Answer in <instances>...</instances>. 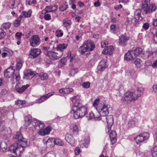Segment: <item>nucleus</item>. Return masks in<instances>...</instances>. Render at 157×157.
Listing matches in <instances>:
<instances>
[{
    "label": "nucleus",
    "mask_w": 157,
    "mask_h": 157,
    "mask_svg": "<svg viewBox=\"0 0 157 157\" xmlns=\"http://www.w3.org/2000/svg\"><path fill=\"white\" fill-rule=\"evenodd\" d=\"M14 138L18 140V142L11 146L9 148V151L11 153L15 154L17 156H21V153L27 146V140L24 138L19 132H17Z\"/></svg>",
    "instance_id": "obj_1"
},
{
    "label": "nucleus",
    "mask_w": 157,
    "mask_h": 157,
    "mask_svg": "<svg viewBox=\"0 0 157 157\" xmlns=\"http://www.w3.org/2000/svg\"><path fill=\"white\" fill-rule=\"evenodd\" d=\"M74 105H72L71 113H73V117L75 119H78L84 116L87 113V108L82 105V101L79 97L76 96L72 98Z\"/></svg>",
    "instance_id": "obj_2"
},
{
    "label": "nucleus",
    "mask_w": 157,
    "mask_h": 157,
    "mask_svg": "<svg viewBox=\"0 0 157 157\" xmlns=\"http://www.w3.org/2000/svg\"><path fill=\"white\" fill-rule=\"evenodd\" d=\"M67 45L65 44H59L55 48V51H51L49 47H43L42 50L44 54L51 59L57 60L61 58L63 54V50L65 49Z\"/></svg>",
    "instance_id": "obj_3"
},
{
    "label": "nucleus",
    "mask_w": 157,
    "mask_h": 157,
    "mask_svg": "<svg viewBox=\"0 0 157 157\" xmlns=\"http://www.w3.org/2000/svg\"><path fill=\"white\" fill-rule=\"evenodd\" d=\"M25 126L28 127L32 125L29 128L30 130L32 131H34L36 129L43 128L44 127V124L38 120L35 119L32 120V117L30 115H27L25 117Z\"/></svg>",
    "instance_id": "obj_4"
},
{
    "label": "nucleus",
    "mask_w": 157,
    "mask_h": 157,
    "mask_svg": "<svg viewBox=\"0 0 157 157\" xmlns=\"http://www.w3.org/2000/svg\"><path fill=\"white\" fill-rule=\"evenodd\" d=\"M95 48L94 43L90 40L85 42L82 46L78 48V52L82 55H83L87 52L92 51Z\"/></svg>",
    "instance_id": "obj_5"
},
{
    "label": "nucleus",
    "mask_w": 157,
    "mask_h": 157,
    "mask_svg": "<svg viewBox=\"0 0 157 157\" xmlns=\"http://www.w3.org/2000/svg\"><path fill=\"white\" fill-rule=\"evenodd\" d=\"M142 49L139 48H133L132 50H129L124 56V60L128 61L133 60L142 53Z\"/></svg>",
    "instance_id": "obj_6"
},
{
    "label": "nucleus",
    "mask_w": 157,
    "mask_h": 157,
    "mask_svg": "<svg viewBox=\"0 0 157 157\" xmlns=\"http://www.w3.org/2000/svg\"><path fill=\"white\" fill-rule=\"evenodd\" d=\"M93 106L96 108V110L99 112L103 110H105L106 108H108L107 104H106L104 102L99 101V99L98 98L96 99L94 101L93 103Z\"/></svg>",
    "instance_id": "obj_7"
},
{
    "label": "nucleus",
    "mask_w": 157,
    "mask_h": 157,
    "mask_svg": "<svg viewBox=\"0 0 157 157\" xmlns=\"http://www.w3.org/2000/svg\"><path fill=\"white\" fill-rule=\"evenodd\" d=\"M149 137V134L147 132H144L140 134L134 138L137 144H140L148 139Z\"/></svg>",
    "instance_id": "obj_8"
},
{
    "label": "nucleus",
    "mask_w": 157,
    "mask_h": 157,
    "mask_svg": "<svg viewBox=\"0 0 157 157\" xmlns=\"http://www.w3.org/2000/svg\"><path fill=\"white\" fill-rule=\"evenodd\" d=\"M30 45L33 47H36L39 45L40 43V40L38 36L37 35L33 36L30 40Z\"/></svg>",
    "instance_id": "obj_9"
},
{
    "label": "nucleus",
    "mask_w": 157,
    "mask_h": 157,
    "mask_svg": "<svg viewBox=\"0 0 157 157\" xmlns=\"http://www.w3.org/2000/svg\"><path fill=\"white\" fill-rule=\"evenodd\" d=\"M141 12V10L140 9L136 10L135 11L134 19L135 22L138 23L136 25V26H138L139 24V22L142 20V17L141 16L140 14Z\"/></svg>",
    "instance_id": "obj_10"
},
{
    "label": "nucleus",
    "mask_w": 157,
    "mask_h": 157,
    "mask_svg": "<svg viewBox=\"0 0 157 157\" xmlns=\"http://www.w3.org/2000/svg\"><path fill=\"white\" fill-rule=\"evenodd\" d=\"M55 94L54 92H52L49 93L48 94H45L41 97L37 99L35 102L33 103L34 104L35 103H40L41 102H44L45 100H47L48 98L50 96L54 95Z\"/></svg>",
    "instance_id": "obj_11"
},
{
    "label": "nucleus",
    "mask_w": 157,
    "mask_h": 157,
    "mask_svg": "<svg viewBox=\"0 0 157 157\" xmlns=\"http://www.w3.org/2000/svg\"><path fill=\"white\" fill-rule=\"evenodd\" d=\"M29 86V85H22L20 83L17 84L15 86V90L17 92L19 93L23 92Z\"/></svg>",
    "instance_id": "obj_12"
},
{
    "label": "nucleus",
    "mask_w": 157,
    "mask_h": 157,
    "mask_svg": "<svg viewBox=\"0 0 157 157\" xmlns=\"http://www.w3.org/2000/svg\"><path fill=\"white\" fill-rule=\"evenodd\" d=\"M41 53L40 49L34 48L31 49L29 57L31 58H35L37 57Z\"/></svg>",
    "instance_id": "obj_13"
},
{
    "label": "nucleus",
    "mask_w": 157,
    "mask_h": 157,
    "mask_svg": "<svg viewBox=\"0 0 157 157\" xmlns=\"http://www.w3.org/2000/svg\"><path fill=\"white\" fill-rule=\"evenodd\" d=\"M133 97V94L130 91H128L125 93L124 96L122 97L121 100L122 101L128 102L132 100H134Z\"/></svg>",
    "instance_id": "obj_14"
},
{
    "label": "nucleus",
    "mask_w": 157,
    "mask_h": 157,
    "mask_svg": "<svg viewBox=\"0 0 157 157\" xmlns=\"http://www.w3.org/2000/svg\"><path fill=\"white\" fill-rule=\"evenodd\" d=\"M144 89L141 87H138L134 92H132L133 94L134 100H136L141 96L143 93Z\"/></svg>",
    "instance_id": "obj_15"
},
{
    "label": "nucleus",
    "mask_w": 157,
    "mask_h": 157,
    "mask_svg": "<svg viewBox=\"0 0 157 157\" xmlns=\"http://www.w3.org/2000/svg\"><path fill=\"white\" fill-rule=\"evenodd\" d=\"M11 109V107H4L0 109V120H2L8 113L9 111Z\"/></svg>",
    "instance_id": "obj_16"
},
{
    "label": "nucleus",
    "mask_w": 157,
    "mask_h": 157,
    "mask_svg": "<svg viewBox=\"0 0 157 157\" xmlns=\"http://www.w3.org/2000/svg\"><path fill=\"white\" fill-rule=\"evenodd\" d=\"M13 67L8 68L4 71V76L6 78H10L12 77L14 74L15 70L13 68Z\"/></svg>",
    "instance_id": "obj_17"
},
{
    "label": "nucleus",
    "mask_w": 157,
    "mask_h": 157,
    "mask_svg": "<svg viewBox=\"0 0 157 157\" xmlns=\"http://www.w3.org/2000/svg\"><path fill=\"white\" fill-rule=\"evenodd\" d=\"M25 78L27 79L32 78L35 75L34 72L30 70H28L24 72Z\"/></svg>",
    "instance_id": "obj_18"
},
{
    "label": "nucleus",
    "mask_w": 157,
    "mask_h": 157,
    "mask_svg": "<svg viewBox=\"0 0 157 157\" xmlns=\"http://www.w3.org/2000/svg\"><path fill=\"white\" fill-rule=\"evenodd\" d=\"M51 130V129L50 127H47L44 129H40L39 132V134L41 136H44L48 134Z\"/></svg>",
    "instance_id": "obj_19"
},
{
    "label": "nucleus",
    "mask_w": 157,
    "mask_h": 157,
    "mask_svg": "<svg viewBox=\"0 0 157 157\" xmlns=\"http://www.w3.org/2000/svg\"><path fill=\"white\" fill-rule=\"evenodd\" d=\"M114 50L113 46H109L107 47L106 48L104 49L102 51V53L105 54H109L111 55L112 54Z\"/></svg>",
    "instance_id": "obj_20"
},
{
    "label": "nucleus",
    "mask_w": 157,
    "mask_h": 157,
    "mask_svg": "<svg viewBox=\"0 0 157 157\" xmlns=\"http://www.w3.org/2000/svg\"><path fill=\"white\" fill-rule=\"evenodd\" d=\"M151 33L153 35V40L155 43H157V29L155 28H151L150 31Z\"/></svg>",
    "instance_id": "obj_21"
},
{
    "label": "nucleus",
    "mask_w": 157,
    "mask_h": 157,
    "mask_svg": "<svg viewBox=\"0 0 157 157\" xmlns=\"http://www.w3.org/2000/svg\"><path fill=\"white\" fill-rule=\"evenodd\" d=\"M128 40V37L124 35H121L119 37V43L122 45H124Z\"/></svg>",
    "instance_id": "obj_22"
},
{
    "label": "nucleus",
    "mask_w": 157,
    "mask_h": 157,
    "mask_svg": "<svg viewBox=\"0 0 157 157\" xmlns=\"http://www.w3.org/2000/svg\"><path fill=\"white\" fill-rule=\"evenodd\" d=\"M156 9V6L154 4H151L148 6L144 12L146 14L148 13L154 11Z\"/></svg>",
    "instance_id": "obj_23"
},
{
    "label": "nucleus",
    "mask_w": 157,
    "mask_h": 157,
    "mask_svg": "<svg viewBox=\"0 0 157 157\" xmlns=\"http://www.w3.org/2000/svg\"><path fill=\"white\" fill-rule=\"evenodd\" d=\"M44 141L47 144L49 145H52L54 144L55 138H49L48 137H46L44 138Z\"/></svg>",
    "instance_id": "obj_24"
},
{
    "label": "nucleus",
    "mask_w": 157,
    "mask_h": 157,
    "mask_svg": "<svg viewBox=\"0 0 157 157\" xmlns=\"http://www.w3.org/2000/svg\"><path fill=\"white\" fill-rule=\"evenodd\" d=\"M65 139L67 142L71 144L74 141V139L72 136L69 134L66 135Z\"/></svg>",
    "instance_id": "obj_25"
},
{
    "label": "nucleus",
    "mask_w": 157,
    "mask_h": 157,
    "mask_svg": "<svg viewBox=\"0 0 157 157\" xmlns=\"http://www.w3.org/2000/svg\"><path fill=\"white\" fill-rule=\"evenodd\" d=\"M106 67V62L104 60L101 61L98 66V69L99 70L102 71Z\"/></svg>",
    "instance_id": "obj_26"
},
{
    "label": "nucleus",
    "mask_w": 157,
    "mask_h": 157,
    "mask_svg": "<svg viewBox=\"0 0 157 157\" xmlns=\"http://www.w3.org/2000/svg\"><path fill=\"white\" fill-rule=\"evenodd\" d=\"M71 130L73 134L76 135L78 134V126L75 124H73Z\"/></svg>",
    "instance_id": "obj_27"
},
{
    "label": "nucleus",
    "mask_w": 157,
    "mask_h": 157,
    "mask_svg": "<svg viewBox=\"0 0 157 157\" xmlns=\"http://www.w3.org/2000/svg\"><path fill=\"white\" fill-rule=\"evenodd\" d=\"M106 119L107 125H110V126H112L113 123V117L111 115L109 116L106 117Z\"/></svg>",
    "instance_id": "obj_28"
},
{
    "label": "nucleus",
    "mask_w": 157,
    "mask_h": 157,
    "mask_svg": "<svg viewBox=\"0 0 157 157\" xmlns=\"http://www.w3.org/2000/svg\"><path fill=\"white\" fill-rule=\"evenodd\" d=\"M88 117V120H90L92 119H94L95 120H100L101 119L100 117H94V113L92 112H91L88 115V116H87Z\"/></svg>",
    "instance_id": "obj_29"
},
{
    "label": "nucleus",
    "mask_w": 157,
    "mask_h": 157,
    "mask_svg": "<svg viewBox=\"0 0 157 157\" xmlns=\"http://www.w3.org/2000/svg\"><path fill=\"white\" fill-rule=\"evenodd\" d=\"M57 6L56 5H50L46 6V9H48L50 12H54L57 9Z\"/></svg>",
    "instance_id": "obj_30"
},
{
    "label": "nucleus",
    "mask_w": 157,
    "mask_h": 157,
    "mask_svg": "<svg viewBox=\"0 0 157 157\" xmlns=\"http://www.w3.org/2000/svg\"><path fill=\"white\" fill-rule=\"evenodd\" d=\"M37 75L40 78V79L43 80H46L48 78V75L45 73L41 72L40 73L38 74Z\"/></svg>",
    "instance_id": "obj_31"
},
{
    "label": "nucleus",
    "mask_w": 157,
    "mask_h": 157,
    "mask_svg": "<svg viewBox=\"0 0 157 157\" xmlns=\"http://www.w3.org/2000/svg\"><path fill=\"white\" fill-rule=\"evenodd\" d=\"M100 114L102 116H106L108 115L109 113V108H106L105 110H102L99 112Z\"/></svg>",
    "instance_id": "obj_32"
},
{
    "label": "nucleus",
    "mask_w": 157,
    "mask_h": 157,
    "mask_svg": "<svg viewBox=\"0 0 157 157\" xmlns=\"http://www.w3.org/2000/svg\"><path fill=\"white\" fill-rule=\"evenodd\" d=\"M72 24L71 20H66L63 19V25L65 27L70 26Z\"/></svg>",
    "instance_id": "obj_33"
},
{
    "label": "nucleus",
    "mask_w": 157,
    "mask_h": 157,
    "mask_svg": "<svg viewBox=\"0 0 157 157\" xmlns=\"http://www.w3.org/2000/svg\"><path fill=\"white\" fill-rule=\"evenodd\" d=\"M135 72L134 70L132 68H130L127 70L126 72V75L129 77L131 76L134 74Z\"/></svg>",
    "instance_id": "obj_34"
},
{
    "label": "nucleus",
    "mask_w": 157,
    "mask_h": 157,
    "mask_svg": "<svg viewBox=\"0 0 157 157\" xmlns=\"http://www.w3.org/2000/svg\"><path fill=\"white\" fill-rule=\"evenodd\" d=\"M71 57V52H68V56L65 58H63L60 60V62L63 65H65L67 63V59H69Z\"/></svg>",
    "instance_id": "obj_35"
},
{
    "label": "nucleus",
    "mask_w": 157,
    "mask_h": 157,
    "mask_svg": "<svg viewBox=\"0 0 157 157\" xmlns=\"http://www.w3.org/2000/svg\"><path fill=\"white\" fill-rule=\"evenodd\" d=\"M23 63L22 60L20 59L18 60L16 66V69L17 70L19 71L21 69Z\"/></svg>",
    "instance_id": "obj_36"
},
{
    "label": "nucleus",
    "mask_w": 157,
    "mask_h": 157,
    "mask_svg": "<svg viewBox=\"0 0 157 157\" xmlns=\"http://www.w3.org/2000/svg\"><path fill=\"white\" fill-rule=\"evenodd\" d=\"M151 154L153 157H157V145L152 148L151 150Z\"/></svg>",
    "instance_id": "obj_37"
},
{
    "label": "nucleus",
    "mask_w": 157,
    "mask_h": 157,
    "mask_svg": "<svg viewBox=\"0 0 157 157\" xmlns=\"http://www.w3.org/2000/svg\"><path fill=\"white\" fill-rule=\"evenodd\" d=\"M25 103V101H22L20 100H18L15 101V104L19 106H24Z\"/></svg>",
    "instance_id": "obj_38"
},
{
    "label": "nucleus",
    "mask_w": 157,
    "mask_h": 157,
    "mask_svg": "<svg viewBox=\"0 0 157 157\" xmlns=\"http://www.w3.org/2000/svg\"><path fill=\"white\" fill-rule=\"evenodd\" d=\"M135 64L137 67H140L142 64V61L140 59H136L134 62Z\"/></svg>",
    "instance_id": "obj_39"
},
{
    "label": "nucleus",
    "mask_w": 157,
    "mask_h": 157,
    "mask_svg": "<svg viewBox=\"0 0 157 157\" xmlns=\"http://www.w3.org/2000/svg\"><path fill=\"white\" fill-rule=\"evenodd\" d=\"M54 144L60 146H63L64 144L62 142L61 140L59 139H55Z\"/></svg>",
    "instance_id": "obj_40"
},
{
    "label": "nucleus",
    "mask_w": 157,
    "mask_h": 157,
    "mask_svg": "<svg viewBox=\"0 0 157 157\" xmlns=\"http://www.w3.org/2000/svg\"><path fill=\"white\" fill-rule=\"evenodd\" d=\"M11 26L10 22H6L3 23L2 25V28L6 29H8Z\"/></svg>",
    "instance_id": "obj_41"
},
{
    "label": "nucleus",
    "mask_w": 157,
    "mask_h": 157,
    "mask_svg": "<svg viewBox=\"0 0 157 157\" xmlns=\"http://www.w3.org/2000/svg\"><path fill=\"white\" fill-rule=\"evenodd\" d=\"M32 11V10H29L28 12H25V11L22 12L23 14L24 17H30Z\"/></svg>",
    "instance_id": "obj_42"
},
{
    "label": "nucleus",
    "mask_w": 157,
    "mask_h": 157,
    "mask_svg": "<svg viewBox=\"0 0 157 157\" xmlns=\"http://www.w3.org/2000/svg\"><path fill=\"white\" fill-rule=\"evenodd\" d=\"M7 148L6 144L5 143H2L0 144V149L1 150L4 151L6 150Z\"/></svg>",
    "instance_id": "obj_43"
},
{
    "label": "nucleus",
    "mask_w": 157,
    "mask_h": 157,
    "mask_svg": "<svg viewBox=\"0 0 157 157\" xmlns=\"http://www.w3.org/2000/svg\"><path fill=\"white\" fill-rule=\"evenodd\" d=\"M82 86L84 88H88L90 86V83L89 82H85L82 83Z\"/></svg>",
    "instance_id": "obj_44"
},
{
    "label": "nucleus",
    "mask_w": 157,
    "mask_h": 157,
    "mask_svg": "<svg viewBox=\"0 0 157 157\" xmlns=\"http://www.w3.org/2000/svg\"><path fill=\"white\" fill-rule=\"evenodd\" d=\"M5 125V122L4 121H0V127H1L0 131L2 132L4 131L5 129L4 126Z\"/></svg>",
    "instance_id": "obj_45"
},
{
    "label": "nucleus",
    "mask_w": 157,
    "mask_h": 157,
    "mask_svg": "<svg viewBox=\"0 0 157 157\" xmlns=\"http://www.w3.org/2000/svg\"><path fill=\"white\" fill-rule=\"evenodd\" d=\"M110 138H113L116 137L117 136V133L114 131H112L109 134Z\"/></svg>",
    "instance_id": "obj_46"
},
{
    "label": "nucleus",
    "mask_w": 157,
    "mask_h": 157,
    "mask_svg": "<svg viewBox=\"0 0 157 157\" xmlns=\"http://www.w3.org/2000/svg\"><path fill=\"white\" fill-rule=\"evenodd\" d=\"M135 124V121L133 120H131L128 122V127L130 128L134 126Z\"/></svg>",
    "instance_id": "obj_47"
},
{
    "label": "nucleus",
    "mask_w": 157,
    "mask_h": 157,
    "mask_svg": "<svg viewBox=\"0 0 157 157\" xmlns=\"http://www.w3.org/2000/svg\"><path fill=\"white\" fill-rule=\"evenodd\" d=\"M78 70L77 68H73L70 71V74L72 76H74L75 74L77 73Z\"/></svg>",
    "instance_id": "obj_48"
},
{
    "label": "nucleus",
    "mask_w": 157,
    "mask_h": 157,
    "mask_svg": "<svg viewBox=\"0 0 157 157\" xmlns=\"http://www.w3.org/2000/svg\"><path fill=\"white\" fill-rule=\"evenodd\" d=\"M21 23V21L17 18V19L14 22V25L16 27L19 26Z\"/></svg>",
    "instance_id": "obj_49"
},
{
    "label": "nucleus",
    "mask_w": 157,
    "mask_h": 157,
    "mask_svg": "<svg viewBox=\"0 0 157 157\" xmlns=\"http://www.w3.org/2000/svg\"><path fill=\"white\" fill-rule=\"evenodd\" d=\"M55 155L53 151L50 152L46 154L44 157H55Z\"/></svg>",
    "instance_id": "obj_50"
},
{
    "label": "nucleus",
    "mask_w": 157,
    "mask_h": 157,
    "mask_svg": "<svg viewBox=\"0 0 157 157\" xmlns=\"http://www.w3.org/2000/svg\"><path fill=\"white\" fill-rule=\"evenodd\" d=\"M13 3H12L11 5V6L13 7L17 6L19 4L20 0H14L13 1Z\"/></svg>",
    "instance_id": "obj_51"
},
{
    "label": "nucleus",
    "mask_w": 157,
    "mask_h": 157,
    "mask_svg": "<svg viewBox=\"0 0 157 157\" xmlns=\"http://www.w3.org/2000/svg\"><path fill=\"white\" fill-rule=\"evenodd\" d=\"M26 3L27 4L31 5L33 4H36V1L35 0H26Z\"/></svg>",
    "instance_id": "obj_52"
},
{
    "label": "nucleus",
    "mask_w": 157,
    "mask_h": 157,
    "mask_svg": "<svg viewBox=\"0 0 157 157\" xmlns=\"http://www.w3.org/2000/svg\"><path fill=\"white\" fill-rule=\"evenodd\" d=\"M108 45V42L107 41L104 40L101 42V46L102 48H105L107 47V45Z\"/></svg>",
    "instance_id": "obj_53"
},
{
    "label": "nucleus",
    "mask_w": 157,
    "mask_h": 157,
    "mask_svg": "<svg viewBox=\"0 0 157 157\" xmlns=\"http://www.w3.org/2000/svg\"><path fill=\"white\" fill-rule=\"evenodd\" d=\"M6 34V33L4 31L0 29V40L3 38Z\"/></svg>",
    "instance_id": "obj_54"
},
{
    "label": "nucleus",
    "mask_w": 157,
    "mask_h": 157,
    "mask_svg": "<svg viewBox=\"0 0 157 157\" xmlns=\"http://www.w3.org/2000/svg\"><path fill=\"white\" fill-rule=\"evenodd\" d=\"M65 88V91L66 94H69L72 92L73 90L72 88Z\"/></svg>",
    "instance_id": "obj_55"
},
{
    "label": "nucleus",
    "mask_w": 157,
    "mask_h": 157,
    "mask_svg": "<svg viewBox=\"0 0 157 157\" xmlns=\"http://www.w3.org/2000/svg\"><path fill=\"white\" fill-rule=\"evenodd\" d=\"M142 27L145 30H147L149 27V24L148 23H145L144 24Z\"/></svg>",
    "instance_id": "obj_56"
},
{
    "label": "nucleus",
    "mask_w": 157,
    "mask_h": 157,
    "mask_svg": "<svg viewBox=\"0 0 157 157\" xmlns=\"http://www.w3.org/2000/svg\"><path fill=\"white\" fill-rule=\"evenodd\" d=\"M15 78L17 81H18L20 79V76L19 72L16 73L15 76Z\"/></svg>",
    "instance_id": "obj_57"
},
{
    "label": "nucleus",
    "mask_w": 157,
    "mask_h": 157,
    "mask_svg": "<svg viewBox=\"0 0 157 157\" xmlns=\"http://www.w3.org/2000/svg\"><path fill=\"white\" fill-rule=\"evenodd\" d=\"M81 152L80 149L79 147H76L75 150V155H78Z\"/></svg>",
    "instance_id": "obj_58"
},
{
    "label": "nucleus",
    "mask_w": 157,
    "mask_h": 157,
    "mask_svg": "<svg viewBox=\"0 0 157 157\" xmlns=\"http://www.w3.org/2000/svg\"><path fill=\"white\" fill-rule=\"evenodd\" d=\"M63 33L61 30L57 31H56V36L58 37H61L63 35Z\"/></svg>",
    "instance_id": "obj_59"
},
{
    "label": "nucleus",
    "mask_w": 157,
    "mask_h": 157,
    "mask_svg": "<svg viewBox=\"0 0 157 157\" xmlns=\"http://www.w3.org/2000/svg\"><path fill=\"white\" fill-rule=\"evenodd\" d=\"M67 8V5H63L62 6L60 7L59 9L61 11H64Z\"/></svg>",
    "instance_id": "obj_60"
},
{
    "label": "nucleus",
    "mask_w": 157,
    "mask_h": 157,
    "mask_svg": "<svg viewBox=\"0 0 157 157\" xmlns=\"http://www.w3.org/2000/svg\"><path fill=\"white\" fill-rule=\"evenodd\" d=\"M44 18L46 20L49 21L51 19V16L49 14H47L44 15Z\"/></svg>",
    "instance_id": "obj_61"
},
{
    "label": "nucleus",
    "mask_w": 157,
    "mask_h": 157,
    "mask_svg": "<svg viewBox=\"0 0 157 157\" xmlns=\"http://www.w3.org/2000/svg\"><path fill=\"white\" fill-rule=\"evenodd\" d=\"M157 92V85H154L152 87V92L155 93Z\"/></svg>",
    "instance_id": "obj_62"
},
{
    "label": "nucleus",
    "mask_w": 157,
    "mask_h": 157,
    "mask_svg": "<svg viewBox=\"0 0 157 157\" xmlns=\"http://www.w3.org/2000/svg\"><path fill=\"white\" fill-rule=\"evenodd\" d=\"M149 6V4H142V9L144 10L145 11L146 10L147 8Z\"/></svg>",
    "instance_id": "obj_63"
},
{
    "label": "nucleus",
    "mask_w": 157,
    "mask_h": 157,
    "mask_svg": "<svg viewBox=\"0 0 157 157\" xmlns=\"http://www.w3.org/2000/svg\"><path fill=\"white\" fill-rule=\"evenodd\" d=\"M112 126H110V125H108L105 128V132L106 133H109V132L110 131L111 129Z\"/></svg>",
    "instance_id": "obj_64"
}]
</instances>
